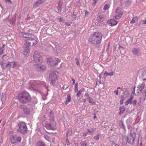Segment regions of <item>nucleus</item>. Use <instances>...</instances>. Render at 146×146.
I'll return each instance as SVG.
<instances>
[{"instance_id": "26", "label": "nucleus", "mask_w": 146, "mask_h": 146, "mask_svg": "<svg viewBox=\"0 0 146 146\" xmlns=\"http://www.w3.org/2000/svg\"><path fill=\"white\" fill-rule=\"evenodd\" d=\"M123 15V13H116L115 16L116 19H119L121 18Z\"/></svg>"}, {"instance_id": "17", "label": "nucleus", "mask_w": 146, "mask_h": 146, "mask_svg": "<svg viewBox=\"0 0 146 146\" xmlns=\"http://www.w3.org/2000/svg\"><path fill=\"white\" fill-rule=\"evenodd\" d=\"M118 51L120 52L121 54H123L125 53V50L124 48L122 46L119 45Z\"/></svg>"}, {"instance_id": "11", "label": "nucleus", "mask_w": 146, "mask_h": 146, "mask_svg": "<svg viewBox=\"0 0 146 146\" xmlns=\"http://www.w3.org/2000/svg\"><path fill=\"white\" fill-rule=\"evenodd\" d=\"M98 21L100 22H102L104 20V15L102 13H98L97 15Z\"/></svg>"}, {"instance_id": "30", "label": "nucleus", "mask_w": 146, "mask_h": 146, "mask_svg": "<svg viewBox=\"0 0 146 146\" xmlns=\"http://www.w3.org/2000/svg\"><path fill=\"white\" fill-rule=\"evenodd\" d=\"M113 75V72H111L110 73H108L107 72H105L104 74V78H105L107 76V75H109V76H112Z\"/></svg>"}, {"instance_id": "62", "label": "nucleus", "mask_w": 146, "mask_h": 146, "mask_svg": "<svg viewBox=\"0 0 146 146\" xmlns=\"http://www.w3.org/2000/svg\"><path fill=\"white\" fill-rule=\"evenodd\" d=\"M84 96L88 97L89 96V95L88 93H86L84 95Z\"/></svg>"}, {"instance_id": "61", "label": "nucleus", "mask_w": 146, "mask_h": 146, "mask_svg": "<svg viewBox=\"0 0 146 146\" xmlns=\"http://www.w3.org/2000/svg\"><path fill=\"white\" fill-rule=\"evenodd\" d=\"M114 93L116 95H117L118 94V92L117 90H115L114 91Z\"/></svg>"}, {"instance_id": "43", "label": "nucleus", "mask_w": 146, "mask_h": 146, "mask_svg": "<svg viewBox=\"0 0 146 146\" xmlns=\"http://www.w3.org/2000/svg\"><path fill=\"white\" fill-rule=\"evenodd\" d=\"M21 140V138L20 137H18L17 135V139H16V142H20Z\"/></svg>"}, {"instance_id": "8", "label": "nucleus", "mask_w": 146, "mask_h": 146, "mask_svg": "<svg viewBox=\"0 0 146 146\" xmlns=\"http://www.w3.org/2000/svg\"><path fill=\"white\" fill-rule=\"evenodd\" d=\"M19 35L22 37L29 38V39H28V40H31V37L33 35L32 34L23 32H20Z\"/></svg>"}, {"instance_id": "63", "label": "nucleus", "mask_w": 146, "mask_h": 146, "mask_svg": "<svg viewBox=\"0 0 146 146\" xmlns=\"http://www.w3.org/2000/svg\"><path fill=\"white\" fill-rule=\"evenodd\" d=\"M97 2L94 1V2L92 3V5L93 6H94L95 5H96V3H97Z\"/></svg>"}, {"instance_id": "2", "label": "nucleus", "mask_w": 146, "mask_h": 146, "mask_svg": "<svg viewBox=\"0 0 146 146\" xmlns=\"http://www.w3.org/2000/svg\"><path fill=\"white\" fill-rule=\"evenodd\" d=\"M19 102L22 104H25L31 100V97L28 92L24 91L20 93L18 96Z\"/></svg>"}, {"instance_id": "1", "label": "nucleus", "mask_w": 146, "mask_h": 146, "mask_svg": "<svg viewBox=\"0 0 146 146\" xmlns=\"http://www.w3.org/2000/svg\"><path fill=\"white\" fill-rule=\"evenodd\" d=\"M102 37V35L100 33L95 32L90 36L88 41L91 44L96 46L100 43Z\"/></svg>"}, {"instance_id": "22", "label": "nucleus", "mask_w": 146, "mask_h": 146, "mask_svg": "<svg viewBox=\"0 0 146 146\" xmlns=\"http://www.w3.org/2000/svg\"><path fill=\"white\" fill-rule=\"evenodd\" d=\"M133 98V96H131L130 97V98L128 99L127 101L125 103V106H127L130 103V104H131V101L132 100Z\"/></svg>"}, {"instance_id": "56", "label": "nucleus", "mask_w": 146, "mask_h": 146, "mask_svg": "<svg viewBox=\"0 0 146 146\" xmlns=\"http://www.w3.org/2000/svg\"><path fill=\"white\" fill-rule=\"evenodd\" d=\"M72 17L74 20H75L76 17V15L74 14H73L72 15Z\"/></svg>"}, {"instance_id": "32", "label": "nucleus", "mask_w": 146, "mask_h": 146, "mask_svg": "<svg viewBox=\"0 0 146 146\" xmlns=\"http://www.w3.org/2000/svg\"><path fill=\"white\" fill-rule=\"evenodd\" d=\"M145 84L144 82H143L140 85L139 89L141 92L143 90V89L145 86Z\"/></svg>"}, {"instance_id": "6", "label": "nucleus", "mask_w": 146, "mask_h": 146, "mask_svg": "<svg viewBox=\"0 0 146 146\" xmlns=\"http://www.w3.org/2000/svg\"><path fill=\"white\" fill-rule=\"evenodd\" d=\"M34 61L37 63L39 64L43 62V59L42 56L40 55L37 51L34 52L33 55Z\"/></svg>"}, {"instance_id": "38", "label": "nucleus", "mask_w": 146, "mask_h": 146, "mask_svg": "<svg viewBox=\"0 0 146 146\" xmlns=\"http://www.w3.org/2000/svg\"><path fill=\"white\" fill-rule=\"evenodd\" d=\"M78 83H76L75 85L74 91L75 92H78Z\"/></svg>"}, {"instance_id": "4", "label": "nucleus", "mask_w": 146, "mask_h": 146, "mask_svg": "<svg viewBox=\"0 0 146 146\" xmlns=\"http://www.w3.org/2000/svg\"><path fill=\"white\" fill-rule=\"evenodd\" d=\"M49 79L51 83L54 86H57L58 84V79L55 72L53 71L49 76Z\"/></svg>"}, {"instance_id": "25", "label": "nucleus", "mask_w": 146, "mask_h": 146, "mask_svg": "<svg viewBox=\"0 0 146 146\" xmlns=\"http://www.w3.org/2000/svg\"><path fill=\"white\" fill-rule=\"evenodd\" d=\"M40 81H34L32 83V87H37V85L38 84H40Z\"/></svg>"}, {"instance_id": "35", "label": "nucleus", "mask_w": 146, "mask_h": 146, "mask_svg": "<svg viewBox=\"0 0 146 146\" xmlns=\"http://www.w3.org/2000/svg\"><path fill=\"white\" fill-rule=\"evenodd\" d=\"M83 90L81 89L78 91L76 95L77 97H79L81 96L82 93L83 92Z\"/></svg>"}, {"instance_id": "59", "label": "nucleus", "mask_w": 146, "mask_h": 146, "mask_svg": "<svg viewBox=\"0 0 146 146\" xmlns=\"http://www.w3.org/2000/svg\"><path fill=\"white\" fill-rule=\"evenodd\" d=\"M137 104V101L136 100H135L133 102V104H134V105H136Z\"/></svg>"}, {"instance_id": "5", "label": "nucleus", "mask_w": 146, "mask_h": 146, "mask_svg": "<svg viewBox=\"0 0 146 146\" xmlns=\"http://www.w3.org/2000/svg\"><path fill=\"white\" fill-rule=\"evenodd\" d=\"M17 131L23 135L27 133V128L26 124L24 122H21L18 124L17 127Z\"/></svg>"}, {"instance_id": "12", "label": "nucleus", "mask_w": 146, "mask_h": 146, "mask_svg": "<svg viewBox=\"0 0 146 146\" xmlns=\"http://www.w3.org/2000/svg\"><path fill=\"white\" fill-rule=\"evenodd\" d=\"M30 48L26 46H25L23 50V54L26 56H28L30 52Z\"/></svg>"}, {"instance_id": "57", "label": "nucleus", "mask_w": 146, "mask_h": 146, "mask_svg": "<svg viewBox=\"0 0 146 146\" xmlns=\"http://www.w3.org/2000/svg\"><path fill=\"white\" fill-rule=\"evenodd\" d=\"M134 18H133L132 21L130 22V23L131 24L134 23L135 22V20L134 19Z\"/></svg>"}, {"instance_id": "7", "label": "nucleus", "mask_w": 146, "mask_h": 146, "mask_svg": "<svg viewBox=\"0 0 146 146\" xmlns=\"http://www.w3.org/2000/svg\"><path fill=\"white\" fill-rule=\"evenodd\" d=\"M19 108L23 111L26 115H28L31 113L30 110L26 106L22 105L20 106Z\"/></svg>"}, {"instance_id": "24", "label": "nucleus", "mask_w": 146, "mask_h": 146, "mask_svg": "<svg viewBox=\"0 0 146 146\" xmlns=\"http://www.w3.org/2000/svg\"><path fill=\"white\" fill-rule=\"evenodd\" d=\"M130 135L131 137L135 139L136 138V132L131 130L130 132Z\"/></svg>"}, {"instance_id": "28", "label": "nucleus", "mask_w": 146, "mask_h": 146, "mask_svg": "<svg viewBox=\"0 0 146 146\" xmlns=\"http://www.w3.org/2000/svg\"><path fill=\"white\" fill-rule=\"evenodd\" d=\"M71 101V97L70 94H69L67 95V98L66 99L65 102V104L67 105L69 102H70Z\"/></svg>"}, {"instance_id": "40", "label": "nucleus", "mask_w": 146, "mask_h": 146, "mask_svg": "<svg viewBox=\"0 0 146 146\" xmlns=\"http://www.w3.org/2000/svg\"><path fill=\"white\" fill-rule=\"evenodd\" d=\"M143 96L144 97L143 99L145 100L146 99V90L143 91Z\"/></svg>"}, {"instance_id": "55", "label": "nucleus", "mask_w": 146, "mask_h": 146, "mask_svg": "<svg viewBox=\"0 0 146 146\" xmlns=\"http://www.w3.org/2000/svg\"><path fill=\"white\" fill-rule=\"evenodd\" d=\"M66 145H69V144H70L69 141H68V138H66Z\"/></svg>"}, {"instance_id": "60", "label": "nucleus", "mask_w": 146, "mask_h": 146, "mask_svg": "<svg viewBox=\"0 0 146 146\" xmlns=\"http://www.w3.org/2000/svg\"><path fill=\"white\" fill-rule=\"evenodd\" d=\"M41 84H42L45 87H47L46 86V83L44 82H42Z\"/></svg>"}, {"instance_id": "19", "label": "nucleus", "mask_w": 146, "mask_h": 146, "mask_svg": "<svg viewBox=\"0 0 146 146\" xmlns=\"http://www.w3.org/2000/svg\"><path fill=\"white\" fill-rule=\"evenodd\" d=\"M1 99L2 101V104H4L5 102L6 96L5 94L3 93H2Z\"/></svg>"}, {"instance_id": "18", "label": "nucleus", "mask_w": 146, "mask_h": 146, "mask_svg": "<svg viewBox=\"0 0 146 146\" xmlns=\"http://www.w3.org/2000/svg\"><path fill=\"white\" fill-rule=\"evenodd\" d=\"M49 119L50 121H52L54 123V114L52 110H50Z\"/></svg>"}, {"instance_id": "29", "label": "nucleus", "mask_w": 146, "mask_h": 146, "mask_svg": "<svg viewBox=\"0 0 146 146\" xmlns=\"http://www.w3.org/2000/svg\"><path fill=\"white\" fill-rule=\"evenodd\" d=\"M72 134V130L71 129H69L67 131L66 136V138H68V137L70 136Z\"/></svg>"}, {"instance_id": "23", "label": "nucleus", "mask_w": 146, "mask_h": 146, "mask_svg": "<svg viewBox=\"0 0 146 146\" xmlns=\"http://www.w3.org/2000/svg\"><path fill=\"white\" fill-rule=\"evenodd\" d=\"M142 137H139L137 141V146H142Z\"/></svg>"}, {"instance_id": "58", "label": "nucleus", "mask_w": 146, "mask_h": 146, "mask_svg": "<svg viewBox=\"0 0 146 146\" xmlns=\"http://www.w3.org/2000/svg\"><path fill=\"white\" fill-rule=\"evenodd\" d=\"M65 24L68 26H70L71 25L70 24V23L67 22H65Z\"/></svg>"}, {"instance_id": "51", "label": "nucleus", "mask_w": 146, "mask_h": 146, "mask_svg": "<svg viewBox=\"0 0 146 146\" xmlns=\"http://www.w3.org/2000/svg\"><path fill=\"white\" fill-rule=\"evenodd\" d=\"M68 86L67 84H65L63 86V88L64 90H65L68 88Z\"/></svg>"}, {"instance_id": "37", "label": "nucleus", "mask_w": 146, "mask_h": 146, "mask_svg": "<svg viewBox=\"0 0 146 146\" xmlns=\"http://www.w3.org/2000/svg\"><path fill=\"white\" fill-rule=\"evenodd\" d=\"M53 123H54L53 124H51V126H50V127H51L52 128H53V129H50V130H54L56 129V127L55 125V123L54 122Z\"/></svg>"}, {"instance_id": "48", "label": "nucleus", "mask_w": 146, "mask_h": 146, "mask_svg": "<svg viewBox=\"0 0 146 146\" xmlns=\"http://www.w3.org/2000/svg\"><path fill=\"white\" fill-rule=\"evenodd\" d=\"M131 1L129 0L125 2L126 5L128 6L130 5H131Z\"/></svg>"}, {"instance_id": "3", "label": "nucleus", "mask_w": 146, "mask_h": 146, "mask_svg": "<svg viewBox=\"0 0 146 146\" xmlns=\"http://www.w3.org/2000/svg\"><path fill=\"white\" fill-rule=\"evenodd\" d=\"M47 63L51 66H54L57 69L60 68L62 63H60V60L58 58H50L47 59Z\"/></svg>"}, {"instance_id": "41", "label": "nucleus", "mask_w": 146, "mask_h": 146, "mask_svg": "<svg viewBox=\"0 0 146 146\" xmlns=\"http://www.w3.org/2000/svg\"><path fill=\"white\" fill-rule=\"evenodd\" d=\"M110 7V5H109L106 4L105 5L104 7V10H106L108 9Z\"/></svg>"}, {"instance_id": "15", "label": "nucleus", "mask_w": 146, "mask_h": 146, "mask_svg": "<svg viewBox=\"0 0 146 146\" xmlns=\"http://www.w3.org/2000/svg\"><path fill=\"white\" fill-rule=\"evenodd\" d=\"M17 135H14L11 137L10 138L11 142L12 144H14L16 142Z\"/></svg>"}, {"instance_id": "9", "label": "nucleus", "mask_w": 146, "mask_h": 146, "mask_svg": "<svg viewBox=\"0 0 146 146\" xmlns=\"http://www.w3.org/2000/svg\"><path fill=\"white\" fill-rule=\"evenodd\" d=\"M44 2V0H38L36 1L33 5V7L35 9L38 7L40 6Z\"/></svg>"}, {"instance_id": "34", "label": "nucleus", "mask_w": 146, "mask_h": 146, "mask_svg": "<svg viewBox=\"0 0 146 146\" xmlns=\"http://www.w3.org/2000/svg\"><path fill=\"white\" fill-rule=\"evenodd\" d=\"M119 123L120 124V126L122 128V129L124 130H125V125L123 124L122 121L121 120L119 121Z\"/></svg>"}, {"instance_id": "36", "label": "nucleus", "mask_w": 146, "mask_h": 146, "mask_svg": "<svg viewBox=\"0 0 146 146\" xmlns=\"http://www.w3.org/2000/svg\"><path fill=\"white\" fill-rule=\"evenodd\" d=\"M80 143L82 146H88L86 141H82Z\"/></svg>"}, {"instance_id": "64", "label": "nucleus", "mask_w": 146, "mask_h": 146, "mask_svg": "<svg viewBox=\"0 0 146 146\" xmlns=\"http://www.w3.org/2000/svg\"><path fill=\"white\" fill-rule=\"evenodd\" d=\"M142 21L143 22V24H146V19L145 20L143 21Z\"/></svg>"}, {"instance_id": "42", "label": "nucleus", "mask_w": 146, "mask_h": 146, "mask_svg": "<svg viewBox=\"0 0 146 146\" xmlns=\"http://www.w3.org/2000/svg\"><path fill=\"white\" fill-rule=\"evenodd\" d=\"M121 99L120 101V104H123V101L124 98V96L122 95H121Z\"/></svg>"}, {"instance_id": "21", "label": "nucleus", "mask_w": 146, "mask_h": 146, "mask_svg": "<svg viewBox=\"0 0 146 146\" xmlns=\"http://www.w3.org/2000/svg\"><path fill=\"white\" fill-rule=\"evenodd\" d=\"M125 108L124 106H122L120 107L119 109L120 112L119 114L120 115H122L125 111Z\"/></svg>"}, {"instance_id": "27", "label": "nucleus", "mask_w": 146, "mask_h": 146, "mask_svg": "<svg viewBox=\"0 0 146 146\" xmlns=\"http://www.w3.org/2000/svg\"><path fill=\"white\" fill-rule=\"evenodd\" d=\"M5 63V62L4 61H0V64L1 65V68L3 69H4L7 66H6V65L5 66L4 64Z\"/></svg>"}, {"instance_id": "10", "label": "nucleus", "mask_w": 146, "mask_h": 146, "mask_svg": "<svg viewBox=\"0 0 146 146\" xmlns=\"http://www.w3.org/2000/svg\"><path fill=\"white\" fill-rule=\"evenodd\" d=\"M36 69L39 71L41 72H43L46 69V67L44 65L41 66L40 65L36 64L35 65Z\"/></svg>"}, {"instance_id": "20", "label": "nucleus", "mask_w": 146, "mask_h": 146, "mask_svg": "<svg viewBox=\"0 0 146 146\" xmlns=\"http://www.w3.org/2000/svg\"><path fill=\"white\" fill-rule=\"evenodd\" d=\"M140 50L137 48H134L132 49V52L133 54L137 55L139 53Z\"/></svg>"}, {"instance_id": "39", "label": "nucleus", "mask_w": 146, "mask_h": 146, "mask_svg": "<svg viewBox=\"0 0 146 146\" xmlns=\"http://www.w3.org/2000/svg\"><path fill=\"white\" fill-rule=\"evenodd\" d=\"M9 56L7 55V54L4 55L2 56V58L4 60V61L5 60H7L9 58H8Z\"/></svg>"}, {"instance_id": "53", "label": "nucleus", "mask_w": 146, "mask_h": 146, "mask_svg": "<svg viewBox=\"0 0 146 146\" xmlns=\"http://www.w3.org/2000/svg\"><path fill=\"white\" fill-rule=\"evenodd\" d=\"M75 60L76 61V64L78 66L80 65L79 62L78 58H76L75 59Z\"/></svg>"}, {"instance_id": "14", "label": "nucleus", "mask_w": 146, "mask_h": 146, "mask_svg": "<svg viewBox=\"0 0 146 146\" xmlns=\"http://www.w3.org/2000/svg\"><path fill=\"white\" fill-rule=\"evenodd\" d=\"M16 62L14 61L11 62H8L7 64H6V66L9 67H11L13 68L16 66Z\"/></svg>"}, {"instance_id": "13", "label": "nucleus", "mask_w": 146, "mask_h": 146, "mask_svg": "<svg viewBox=\"0 0 146 146\" xmlns=\"http://www.w3.org/2000/svg\"><path fill=\"white\" fill-rule=\"evenodd\" d=\"M135 138L131 137L130 136L127 137V142L130 144H132L133 143Z\"/></svg>"}, {"instance_id": "46", "label": "nucleus", "mask_w": 146, "mask_h": 146, "mask_svg": "<svg viewBox=\"0 0 146 146\" xmlns=\"http://www.w3.org/2000/svg\"><path fill=\"white\" fill-rule=\"evenodd\" d=\"M115 13H123L121 12L120 9H119L118 8H117V9L115 10Z\"/></svg>"}, {"instance_id": "50", "label": "nucleus", "mask_w": 146, "mask_h": 146, "mask_svg": "<svg viewBox=\"0 0 146 146\" xmlns=\"http://www.w3.org/2000/svg\"><path fill=\"white\" fill-rule=\"evenodd\" d=\"M44 138L48 141H49V137L47 135H45L44 136Z\"/></svg>"}, {"instance_id": "16", "label": "nucleus", "mask_w": 146, "mask_h": 146, "mask_svg": "<svg viewBox=\"0 0 146 146\" xmlns=\"http://www.w3.org/2000/svg\"><path fill=\"white\" fill-rule=\"evenodd\" d=\"M108 23L109 24H110L111 26H113L116 25L117 22L114 20L110 19L108 20Z\"/></svg>"}, {"instance_id": "31", "label": "nucleus", "mask_w": 146, "mask_h": 146, "mask_svg": "<svg viewBox=\"0 0 146 146\" xmlns=\"http://www.w3.org/2000/svg\"><path fill=\"white\" fill-rule=\"evenodd\" d=\"M37 146H45V144L43 142L40 141H39L37 143Z\"/></svg>"}, {"instance_id": "52", "label": "nucleus", "mask_w": 146, "mask_h": 146, "mask_svg": "<svg viewBox=\"0 0 146 146\" xmlns=\"http://www.w3.org/2000/svg\"><path fill=\"white\" fill-rule=\"evenodd\" d=\"M93 99H92V100H89V102L92 105H94V104H95V103L92 101Z\"/></svg>"}, {"instance_id": "44", "label": "nucleus", "mask_w": 146, "mask_h": 146, "mask_svg": "<svg viewBox=\"0 0 146 146\" xmlns=\"http://www.w3.org/2000/svg\"><path fill=\"white\" fill-rule=\"evenodd\" d=\"M88 132L90 133H92L93 132L95 131L94 129L91 128H90V129H88Z\"/></svg>"}, {"instance_id": "45", "label": "nucleus", "mask_w": 146, "mask_h": 146, "mask_svg": "<svg viewBox=\"0 0 146 146\" xmlns=\"http://www.w3.org/2000/svg\"><path fill=\"white\" fill-rule=\"evenodd\" d=\"M31 42H27L26 44L25 45V46H28L30 48V47L31 45Z\"/></svg>"}, {"instance_id": "54", "label": "nucleus", "mask_w": 146, "mask_h": 146, "mask_svg": "<svg viewBox=\"0 0 146 146\" xmlns=\"http://www.w3.org/2000/svg\"><path fill=\"white\" fill-rule=\"evenodd\" d=\"M3 50L1 48H0V56H1V55L3 53Z\"/></svg>"}, {"instance_id": "47", "label": "nucleus", "mask_w": 146, "mask_h": 146, "mask_svg": "<svg viewBox=\"0 0 146 146\" xmlns=\"http://www.w3.org/2000/svg\"><path fill=\"white\" fill-rule=\"evenodd\" d=\"M31 40L34 41L33 42V44L35 45L37 43V41L35 39H34L33 38H31Z\"/></svg>"}, {"instance_id": "49", "label": "nucleus", "mask_w": 146, "mask_h": 146, "mask_svg": "<svg viewBox=\"0 0 146 146\" xmlns=\"http://www.w3.org/2000/svg\"><path fill=\"white\" fill-rule=\"evenodd\" d=\"M99 134H98L97 136H94V139L96 140H98L99 139Z\"/></svg>"}, {"instance_id": "33", "label": "nucleus", "mask_w": 146, "mask_h": 146, "mask_svg": "<svg viewBox=\"0 0 146 146\" xmlns=\"http://www.w3.org/2000/svg\"><path fill=\"white\" fill-rule=\"evenodd\" d=\"M45 126L47 129L50 130V129H53V128L50 127L51 123H48L47 124H45Z\"/></svg>"}]
</instances>
